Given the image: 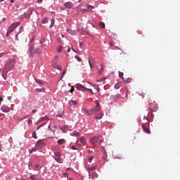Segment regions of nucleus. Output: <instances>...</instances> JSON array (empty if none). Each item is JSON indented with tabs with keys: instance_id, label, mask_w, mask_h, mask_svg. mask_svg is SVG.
I'll return each instance as SVG.
<instances>
[{
	"instance_id": "nucleus-1",
	"label": "nucleus",
	"mask_w": 180,
	"mask_h": 180,
	"mask_svg": "<svg viewBox=\"0 0 180 180\" xmlns=\"http://www.w3.org/2000/svg\"><path fill=\"white\" fill-rule=\"evenodd\" d=\"M15 64H16V60L15 59H8L6 61L2 72V77L4 79H6L8 72L13 70V68L15 67Z\"/></svg>"
},
{
	"instance_id": "nucleus-2",
	"label": "nucleus",
	"mask_w": 180,
	"mask_h": 180,
	"mask_svg": "<svg viewBox=\"0 0 180 180\" xmlns=\"http://www.w3.org/2000/svg\"><path fill=\"white\" fill-rule=\"evenodd\" d=\"M102 109V107H101V104L96 101V107L91 108L89 110H86V108H84L82 110L83 113H85V115H88V116H92V115H95V113H98Z\"/></svg>"
},
{
	"instance_id": "nucleus-3",
	"label": "nucleus",
	"mask_w": 180,
	"mask_h": 180,
	"mask_svg": "<svg viewBox=\"0 0 180 180\" xmlns=\"http://www.w3.org/2000/svg\"><path fill=\"white\" fill-rule=\"evenodd\" d=\"M19 25H20V23L19 22H15L11 25V26L8 27L7 33H6V37H9V36H11V34L13 32V30H15L16 29V27H18V26H19Z\"/></svg>"
},
{
	"instance_id": "nucleus-4",
	"label": "nucleus",
	"mask_w": 180,
	"mask_h": 180,
	"mask_svg": "<svg viewBox=\"0 0 180 180\" xmlns=\"http://www.w3.org/2000/svg\"><path fill=\"white\" fill-rule=\"evenodd\" d=\"M33 13V9L30 8L22 15H20V19H30V15Z\"/></svg>"
},
{
	"instance_id": "nucleus-5",
	"label": "nucleus",
	"mask_w": 180,
	"mask_h": 180,
	"mask_svg": "<svg viewBox=\"0 0 180 180\" xmlns=\"http://www.w3.org/2000/svg\"><path fill=\"white\" fill-rule=\"evenodd\" d=\"M148 126H150L149 124H142V128H143V131H145V133H146L147 134H150V129L148 128Z\"/></svg>"
},
{
	"instance_id": "nucleus-6",
	"label": "nucleus",
	"mask_w": 180,
	"mask_h": 180,
	"mask_svg": "<svg viewBox=\"0 0 180 180\" xmlns=\"http://www.w3.org/2000/svg\"><path fill=\"white\" fill-rule=\"evenodd\" d=\"M76 89H77V91H82V92H85V91L88 89L85 86H82V84H77Z\"/></svg>"
},
{
	"instance_id": "nucleus-7",
	"label": "nucleus",
	"mask_w": 180,
	"mask_h": 180,
	"mask_svg": "<svg viewBox=\"0 0 180 180\" xmlns=\"http://www.w3.org/2000/svg\"><path fill=\"white\" fill-rule=\"evenodd\" d=\"M102 137V136H96L91 139V143L92 144H96L98 143V141Z\"/></svg>"
},
{
	"instance_id": "nucleus-8",
	"label": "nucleus",
	"mask_w": 180,
	"mask_h": 180,
	"mask_svg": "<svg viewBox=\"0 0 180 180\" xmlns=\"http://www.w3.org/2000/svg\"><path fill=\"white\" fill-rule=\"evenodd\" d=\"M43 147H44V143L43 141L39 140L36 144V148L40 150V148H43Z\"/></svg>"
},
{
	"instance_id": "nucleus-9",
	"label": "nucleus",
	"mask_w": 180,
	"mask_h": 180,
	"mask_svg": "<svg viewBox=\"0 0 180 180\" xmlns=\"http://www.w3.org/2000/svg\"><path fill=\"white\" fill-rule=\"evenodd\" d=\"M65 8H67V9H72L74 7V4L71 1L66 2L64 5Z\"/></svg>"
},
{
	"instance_id": "nucleus-10",
	"label": "nucleus",
	"mask_w": 180,
	"mask_h": 180,
	"mask_svg": "<svg viewBox=\"0 0 180 180\" xmlns=\"http://www.w3.org/2000/svg\"><path fill=\"white\" fill-rule=\"evenodd\" d=\"M1 109L2 112H4L5 113H8V112H11V108L8 107V105H2Z\"/></svg>"
},
{
	"instance_id": "nucleus-11",
	"label": "nucleus",
	"mask_w": 180,
	"mask_h": 180,
	"mask_svg": "<svg viewBox=\"0 0 180 180\" xmlns=\"http://www.w3.org/2000/svg\"><path fill=\"white\" fill-rule=\"evenodd\" d=\"M41 50H43L42 46H39L35 49V53L36 54H40L41 53Z\"/></svg>"
},
{
	"instance_id": "nucleus-12",
	"label": "nucleus",
	"mask_w": 180,
	"mask_h": 180,
	"mask_svg": "<svg viewBox=\"0 0 180 180\" xmlns=\"http://www.w3.org/2000/svg\"><path fill=\"white\" fill-rule=\"evenodd\" d=\"M102 117H103V112L97 113L95 116V119L97 120L102 119Z\"/></svg>"
},
{
	"instance_id": "nucleus-13",
	"label": "nucleus",
	"mask_w": 180,
	"mask_h": 180,
	"mask_svg": "<svg viewBox=\"0 0 180 180\" xmlns=\"http://www.w3.org/2000/svg\"><path fill=\"white\" fill-rule=\"evenodd\" d=\"M94 178H98V174L96 172L93 174H89V179H94Z\"/></svg>"
},
{
	"instance_id": "nucleus-14",
	"label": "nucleus",
	"mask_w": 180,
	"mask_h": 180,
	"mask_svg": "<svg viewBox=\"0 0 180 180\" xmlns=\"http://www.w3.org/2000/svg\"><path fill=\"white\" fill-rule=\"evenodd\" d=\"M69 105L70 106H77V105H78V102H77V101H69Z\"/></svg>"
},
{
	"instance_id": "nucleus-15",
	"label": "nucleus",
	"mask_w": 180,
	"mask_h": 180,
	"mask_svg": "<svg viewBox=\"0 0 180 180\" xmlns=\"http://www.w3.org/2000/svg\"><path fill=\"white\" fill-rule=\"evenodd\" d=\"M46 120H49V117H47V116L42 117L39 118V120H38V123H41V122H44Z\"/></svg>"
},
{
	"instance_id": "nucleus-16",
	"label": "nucleus",
	"mask_w": 180,
	"mask_h": 180,
	"mask_svg": "<svg viewBox=\"0 0 180 180\" xmlns=\"http://www.w3.org/2000/svg\"><path fill=\"white\" fill-rule=\"evenodd\" d=\"M52 67L53 68H56V70H60V71H61V66H60V65H57L56 63H53L52 64Z\"/></svg>"
},
{
	"instance_id": "nucleus-17",
	"label": "nucleus",
	"mask_w": 180,
	"mask_h": 180,
	"mask_svg": "<svg viewBox=\"0 0 180 180\" xmlns=\"http://www.w3.org/2000/svg\"><path fill=\"white\" fill-rule=\"evenodd\" d=\"M122 80L125 84H130V82H131V79L130 78L124 79V77H122Z\"/></svg>"
},
{
	"instance_id": "nucleus-18",
	"label": "nucleus",
	"mask_w": 180,
	"mask_h": 180,
	"mask_svg": "<svg viewBox=\"0 0 180 180\" xmlns=\"http://www.w3.org/2000/svg\"><path fill=\"white\" fill-rule=\"evenodd\" d=\"M55 160L58 162L59 164H63V158L58 157V158H55Z\"/></svg>"
},
{
	"instance_id": "nucleus-19",
	"label": "nucleus",
	"mask_w": 180,
	"mask_h": 180,
	"mask_svg": "<svg viewBox=\"0 0 180 180\" xmlns=\"http://www.w3.org/2000/svg\"><path fill=\"white\" fill-rule=\"evenodd\" d=\"M96 169V166H92L91 167H89L87 169L88 172H91V171H95Z\"/></svg>"
},
{
	"instance_id": "nucleus-20",
	"label": "nucleus",
	"mask_w": 180,
	"mask_h": 180,
	"mask_svg": "<svg viewBox=\"0 0 180 180\" xmlns=\"http://www.w3.org/2000/svg\"><path fill=\"white\" fill-rule=\"evenodd\" d=\"M67 32L72 34V36H75L76 34L75 31H72V30L68 29Z\"/></svg>"
},
{
	"instance_id": "nucleus-21",
	"label": "nucleus",
	"mask_w": 180,
	"mask_h": 180,
	"mask_svg": "<svg viewBox=\"0 0 180 180\" xmlns=\"http://www.w3.org/2000/svg\"><path fill=\"white\" fill-rule=\"evenodd\" d=\"M64 143H65V139H59L58 141V144L59 146H61V144H64Z\"/></svg>"
},
{
	"instance_id": "nucleus-22",
	"label": "nucleus",
	"mask_w": 180,
	"mask_h": 180,
	"mask_svg": "<svg viewBox=\"0 0 180 180\" xmlns=\"http://www.w3.org/2000/svg\"><path fill=\"white\" fill-rule=\"evenodd\" d=\"M120 86H122V83L117 82V83L115 85V89H119L120 88Z\"/></svg>"
},
{
	"instance_id": "nucleus-23",
	"label": "nucleus",
	"mask_w": 180,
	"mask_h": 180,
	"mask_svg": "<svg viewBox=\"0 0 180 180\" xmlns=\"http://www.w3.org/2000/svg\"><path fill=\"white\" fill-rule=\"evenodd\" d=\"M19 36L20 39H22V34H20V32L15 35V40L19 41Z\"/></svg>"
},
{
	"instance_id": "nucleus-24",
	"label": "nucleus",
	"mask_w": 180,
	"mask_h": 180,
	"mask_svg": "<svg viewBox=\"0 0 180 180\" xmlns=\"http://www.w3.org/2000/svg\"><path fill=\"white\" fill-rule=\"evenodd\" d=\"M33 49H34V46H31L30 48V54L31 57H33Z\"/></svg>"
},
{
	"instance_id": "nucleus-25",
	"label": "nucleus",
	"mask_w": 180,
	"mask_h": 180,
	"mask_svg": "<svg viewBox=\"0 0 180 180\" xmlns=\"http://www.w3.org/2000/svg\"><path fill=\"white\" fill-rule=\"evenodd\" d=\"M99 26H100V27H101V29H105V22H101L99 23Z\"/></svg>"
},
{
	"instance_id": "nucleus-26",
	"label": "nucleus",
	"mask_w": 180,
	"mask_h": 180,
	"mask_svg": "<svg viewBox=\"0 0 180 180\" xmlns=\"http://www.w3.org/2000/svg\"><path fill=\"white\" fill-rule=\"evenodd\" d=\"M80 141L83 144V146H85V144L86 143V142L85 141V139H84V138H82L80 139Z\"/></svg>"
},
{
	"instance_id": "nucleus-27",
	"label": "nucleus",
	"mask_w": 180,
	"mask_h": 180,
	"mask_svg": "<svg viewBox=\"0 0 180 180\" xmlns=\"http://www.w3.org/2000/svg\"><path fill=\"white\" fill-rule=\"evenodd\" d=\"M40 44H44V43H46V39L44 38H41L39 41Z\"/></svg>"
},
{
	"instance_id": "nucleus-28",
	"label": "nucleus",
	"mask_w": 180,
	"mask_h": 180,
	"mask_svg": "<svg viewBox=\"0 0 180 180\" xmlns=\"http://www.w3.org/2000/svg\"><path fill=\"white\" fill-rule=\"evenodd\" d=\"M103 72V65L101 64V68L98 70V74H102Z\"/></svg>"
},
{
	"instance_id": "nucleus-29",
	"label": "nucleus",
	"mask_w": 180,
	"mask_h": 180,
	"mask_svg": "<svg viewBox=\"0 0 180 180\" xmlns=\"http://www.w3.org/2000/svg\"><path fill=\"white\" fill-rule=\"evenodd\" d=\"M75 58H76L77 60V61H79V63H81V61H82L81 58H79L78 56H75Z\"/></svg>"
},
{
	"instance_id": "nucleus-30",
	"label": "nucleus",
	"mask_w": 180,
	"mask_h": 180,
	"mask_svg": "<svg viewBox=\"0 0 180 180\" xmlns=\"http://www.w3.org/2000/svg\"><path fill=\"white\" fill-rule=\"evenodd\" d=\"M30 178L31 180H37L34 174H32Z\"/></svg>"
},
{
	"instance_id": "nucleus-31",
	"label": "nucleus",
	"mask_w": 180,
	"mask_h": 180,
	"mask_svg": "<svg viewBox=\"0 0 180 180\" xmlns=\"http://www.w3.org/2000/svg\"><path fill=\"white\" fill-rule=\"evenodd\" d=\"M36 150H37L36 148H33L32 149L29 150V153H30V154H32V153H33V151H36Z\"/></svg>"
},
{
	"instance_id": "nucleus-32",
	"label": "nucleus",
	"mask_w": 180,
	"mask_h": 180,
	"mask_svg": "<svg viewBox=\"0 0 180 180\" xmlns=\"http://www.w3.org/2000/svg\"><path fill=\"white\" fill-rule=\"evenodd\" d=\"M54 154L56 157H61V153L60 152H55Z\"/></svg>"
},
{
	"instance_id": "nucleus-33",
	"label": "nucleus",
	"mask_w": 180,
	"mask_h": 180,
	"mask_svg": "<svg viewBox=\"0 0 180 180\" xmlns=\"http://www.w3.org/2000/svg\"><path fill=\"white\" fill-rule=\"evenodd\" d=\"M63 50V47L62 46H59L58 49H57V51L58 53H61V51Z\"/></svg>"
},
{
	"instance_id": "nucleus-34",
	"label": "nucleus",
	"mask_w": 180,
	"mask_h": 180,
	"mask_svg": "<svg viewBox=\"0 0 180 180\" xmlns=\"http://www.w3.org/2000/svg\"><path fill=\"white\" fill-rule=\"evenodd\" d=\"M37 84H39V85H43V82L41 80H36Z\"/></svg>"
},
{
	"instance_id": "nucleus-35",
	"label": "nucleus",
	"mask_w": 180,
	"mask_h": 180,
	"mask_svg": "<svg viewBox=\"0 0 180 180\" xmlns=\"http://www.w3.org/2000/svg\"><path fill=\"white\" fill-rule=\"evenodd\" d=\"M32 137H33L34 139H37V135L36 132H33V133H32Z\"/></svg>"
},
{
	"instance_id": "nucleus-36",
	"label": "nucleus",
	"mask_w": 180,
	"mask_h": 180,
	"mask_svg": "<svg viewBox=\"0 0 180 180\" xmlns=\"http://www.w3.org/2000/svg\"><path fill=\"white\" fill-rule=\"evenodd\" d=\"M92 160H94V156H90L89 158V162H92Z\"/></svg>"
},
{
	"instance_id": "nucleus-37",
	"label": "nucleus",
	"mask_w": 180,
	"mask_h": 180,
	"mask_svg": "<svg viewBox=\"0 0 180 180\" xmlns=\"http://www.w3.org/2000/svg\"><path fill=\"white\" fill-rule=\"evenodd\" d=\"M87 9H89V11H91V9H94V6L89 5Z\"/></svg>"
},
{
	"instance_id": "nucleus-38",
	"label": "nucleus",
	"mask_w": 180,
	"mask_h": 180,
	"mask_svg": "<svg viewBox=\"0 0 180 180\" xmlns=\"http://www.w3.org/2000/svg\"><path fill=\"white\" fill-rule=\"evenodd\" d=\"M36 91H39V92H44V89H37Z\"/></svg>"
},
{
	"instance_id": "nucleus-39",
	"label": "nucleus",
	"mask_w": 180,
	"mask_h": 180,
	"mask_svg": "<svg viewBox=\"0 0 180 180\" xmlns=\"http://www.w3.org/2000/svg\"><path fill=\"white\" fill-rule=\"evenodd\" d=\"M64 114V110H61L60 111V113L59 114V115H58V116H59V117H61V116H63V115Z\"/></svg>"
},
{
	"instance_id": "nucleus-40",
	"label": "nucleus",
	"mask_w": 180,
	"mask_h": 180,
	"mask_svg": "<svg viewBox=\"0 0 180 180\" xmlns=\"http://www.w3.org/2000/svg\"><path fill=\"white\" fill-rule=\"evenodd\" d=\"M47 22H48L47 18H44V19L42 20V23H47Z\"/></svg>"
},
{
	"instance_id": "nucleus-41",
	"label": "nucleus",
	"mask_w": 180,
	"mask_h": 180,
	"mask_svg": "<svg viewBox=\"0 0 180 180\" xmlns=\"http://www.w3.org/2000/svg\"><path fill=\"white\" fill-rule=\"evenodd\" d=\"M73 136H79V132H76V131L73 132Z\"/></svg>"
},
{
	"instance_id": "nucleus-42",
	"label": "nucleus",
	"mask_w": 180,
	"mask_h": 180,
	"mask_svg": "<svg viewBox=\"0 0 180 180\" xmlns=\"http://www.w3.org/2000/svg\"><path fill=\"white\" fill-rule=\"evenodd\" d=\"M119 77H120V78H123V72H119Z\"/></svg>"
},
{
	"instance_id": "nucleus-43",
	"label": "nucleus",
	"mask_w": 180,
	"mask_h": 180,
	"mask_svg": "<svg viewBox=\"0 0 180 180\" xmlns=\"http://www.w3.org/2000/svg\"><path fill=\"white\" fill-rule=\"evenodd\" d=\"M44 124H46V123H44L43 124L39 125V126L37 127V130H39V129H40L41 127H43V126H44Z\"/></svg>"
},
{
	"instance_id": "nucleus-44",
	"label": "nucleus",
	"mask_w": 180,
	"mask_h": 180,
	"mask_svg": "<svg viewBox=\"0 0 180 180\" xmlns=\"http://www.w3.org/2000/svg\"><path fill=\"white\" fill-rule=\"evenodd\" d=\"M110 47H113L115 46V42H110Z\"/></svg>"
},
{
	"instance_id": "nucleus-45",
	"label": "nucleus",
	"mask_w": 180,
	"mask_h": 180,
	"mask_svg": "<svg viewBox=\"0 0 180 180\" xmlns=\"http://www.w3.org/2000/svg\"><path fill=\"white\" fill-rule=\"evenodd\" d=\"M86 91H89V92H91V94H94V91H92V89H87Z\"/></svg>"
},
{
	"instance_id": "nucleus-46",
	"label": "nucleus",
	"mask_w": 180,
	"mask_h": 180,
	"mask_svg": "<svg viewBox=\"0 0 180 180\" xmlns=\"http://www.w3.org/2000/svg\"><path fill=\"white\" fill-rule=\"evenodd\" d=\"M65 72H66V70H64L63 73H62V77H64V75H65Z\"/></svg>"
},
{
	"instance_id": "nucleus-47",
	"label": "nucleus",
	"mask_w": 180,
	"mask_h": 180,
	"mask_svg": "<svg viewBox=\"0 0 180 180\" xmlns=\"http://www.w3.org/2000/svg\"><path fill=\"white\" fill-rule=\"evenodd\" d=\"M27 123L29 125L32 124V120H29Z\"/></svg>"
},
{
	"instance_id": "nucleus-48",
	"label": "nucleus",
	"mask_w": 180,
	"mask_h": 180,
	"mask_svg": "<svg viewBox=\"0 0 180 180\" xmlns=\"http://www.w3.org/2000/svg\"><path fill=\"white\" fill-rule=\"evenodd\" d=\"M74 91H75V89H74V87H72V88H71V90H70V92L72 94V92H73Z\"/></svg>"
},
{
	"instance_id": "nucleus-49",
	"label": "nucleus",
	"mask_w": 180,
	"mask_h": 180,
	"mask_svg": "<svg viewBox=\"0 0 180 180\" xmlns=\"http://www.w3.org/2000/svg\"><path fill=\"white\" fill-rule=\"evenodd\" d=\"M89 64L90 65V68H92V64H91V60H89Z\"/></svg>"
},
{
	"instance_id": "nucleus-50",
	"label": "nucleus",
	"mask_w": 180,
	"mask_h": 180,
	"mask_svg": "<svg viewBox=\"0 0 180 180\" xmlns=\"http://www.w3.org/2000/svg\"><path fill=\"white\" fill-rule=\"evenodd\" d=\"M4 56H5V53H0V58H2V57H4Z\"/></svg>"
},
{
	"instance_id": "nucleus-51",
	"label": "nucleus",
	"mask_w": 180,
	"mask_h": 180,
	"mask_svg": "<svg viewBox=\"0 0 180 180\" xmlns=\"http://www.w3.org/2000/svg\"><path fill=\"white\" fill-rule=\"evenodd\" d=\"M63 175H64V176L67 177V176H68V173H64Z\"/></svg>"
},
{
	"instance_id": "nucleus-52",
	"label": "nucleus",
	"mask_w": 180,
	"mask_h": 180,
	"mask_svg": "<svg viewBox=\"0 0 180 180\" xmlns=\"http://www.w3.org/2000/svg\"><path fill=\"white\" fill-rule=\"evenodd\" d=\"M72 150H77V148L75 146H71Z\"/></svg>"
},
{
	"instance_id": "nucleus-53",
	"label": "nucleus",
	"mask_w": 180,
	"mask_h": 180,
	"mask_svg": "<svg viewBox=\"0 0 180 180\" xmlns=\"http://www.w3.org/2000/svg\"><path fill=\"white\" fill-rule=\"evenodd\" d=\"M38 4H41L43 2V0H37Z\"/></svg>"
},
{
	"instance_id": "nucleus-54",
	"label": "nucleus",
	"mask_w": 180,
	"mask_h": 180,
	"mask_svg": "<svg viewBox=\"0 0 180 180\" xmlns=\"http://www.w3.org/2000/svg\"><path fill=\"white\" fill-rule=\"evenodd\" d=\"M70 51H71V49H70V47H68L67 52H68V53H70Z\"/></svg>"
},
{
	"instance_id": "nucleus-55",
	"label": "nucleus",
	"mask_w": 180,
	"mask_h": 180,
	"mask_svg": "<svg viewBox=\"0 0 180 180\" xmlns=\"http://www.w3.org/2000/svg\"><path fill=\"white\" fill-rule=\"evenodd\" d=\"M20 32H23V27H20Z\"/></svg>"
},
{
	"instance_id": "nucleus-56",
	"label": "nucleus",
	"mask_w": 180,
	"mask_h": 180,
	"mask_svg": "<svg viewBox=\"0 0 180 180\" xmlns=\"http://www.w3.org/2000/svg\"><path fill=\"white\" fill-rule=\"evenodd\" d=\"M60 130L63 131V133H65V131L64 130V128H60Z\"/></svg>"
},
{
	"instance_id": "nucleus-57",
	"label": "nucleus",
	"mask_w": 180,
	"mask_h": 180,
	"mask_svg": "<svg viewBox=\"0 0 180 180\" xmlns=\"http://www.w3.org/2000/svg\"><path fill=\"white\" fill-rule=\"evenodd\" d=\"M83 44H83L82 42H80V43H79V46H80V47H82V45H83Z\"/></svg>"
},
{
	"instance_id": "nucleus-58",
	"label": "nucleus",
	"mask_w": 180,
	"mask_h": 180,
	"mask_svg": "<svg viewBox=\"0 0 180 180\" xmlns=\"http://www.w3.org/2000/svg\"><path fill=\"white\" fill-rule=\"evenodd\" d=\"M103 139H101L100 141H99V143L101 144V143H103Z\"/></svg>"
},
{
	"instance_id": "nucleus-59",
	"label": "nucleus",
	"mask_w": 180,
	"mask_h": 180,
	"mask_svg": "<svg viewBox=\"0 0 180 180\" xmlns=\"http://www.w3.org/2000/svg\"><path fill=\"white\" fill-rule=\"evenodd\" d=\"M11 99H12V97L8 96V101H11Z\"/></svg>"
},
{
	"instance_id": "nucleus-60",
	"label": "nucleus",
	"mask_w": 180,
	"mask_h": 180,
	"mask_svg": "<svg viewBox=\"0 0 180 180\" xmlns=\"http://www.w3.org/2000/svg\"><path fill=\"white\" fill-rule=\"evenodd\" d=\"M51 25H54V20H51Z\"/></svg>"
},
{
	"instance_id": "nucleus-61",
	"label": "nucleus",
	"mask_w": 180,
	"mask_h": 180,
	"mask_svg": "<svg viewBox=\"0 0 180 180\" xmlns=\"http://www.w3.org/2000/svg\"><path fill=\"white\" fill-rule=\"evenodd\" d=\"M28 167L30 168V167H32V163H30V164L28 165Z\"/></svg>"
},
{
	"instance_id": "nucleus-62",
	"label": "nucleus",
	"mask_w": 180,
	"mask_h": 180,
	"mask_svg": "<svg viewBox=\"0 0 180 180\" xmlns=\"http://www.w3.org/2000/svg\"><path fill=\"white\" fill-rule=\"evenodd\" d=\"M11 4H13L15 2V0H11Z\"/></svg>"
},
{
	"instance_id": "nucleus-63",
	"label": "nucleus",
	"mask_w": 180,
	"mask_h": 180,
	"mask_svg": "<svg viewBox=\"0 0 180 180\" xmlns=\"http://www.w3.org/2000/svg\"><path fill=\"white\" fill-rule=\"evenodd\" d=\"M32 113H36V110H32Z\"/></svg>"
},
{
	"instance_id": "nucleus-64",
	"label": "nucleus",
	"mask_w": 180,
	"mask_h": 180,
	"mask_svg": "<svg viewBox=\"0 0 180 180\" xmlns=\"http://www.w3.org/2000/svg\"><path fill=\"white\" fill-rule=\"evenodd\" d=\"M39 167V165H36L35 167L37 168Z\"/></svg>"
}]
</instances>
